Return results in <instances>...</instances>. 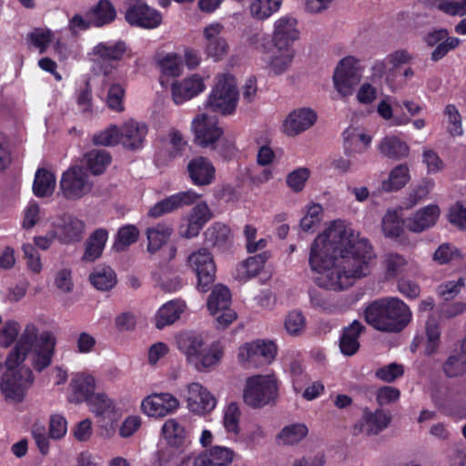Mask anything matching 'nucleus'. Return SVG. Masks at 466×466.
<instances>
[{
    "mask_svg": "<svg viewBox=\"0 0 466 466\" xmlns=\"http://www.w3.org/2000/svg\"><path fill=\"white\" fill-rule=\"evenodd\" d=\"M223 26L220 24H212L204 30L207 40L206 52L215 60H220L228 50L227 40L220 35Z\"/></svg>",
    "mask_w": 466,
    "mask_h": 466,
    "instance_id": "bb28decb",
    "label": "nucleus"
},
{
    "mask_svg": "<svg viewBox=\"0 0 466 466\" xmlns=\"http://www.w3.org/2000/svg\"><path fill=\"white\" fill-rule=\"evenodd\" d=\"M343 147L346 155L362 153L371 142V137L363 133H357L355 128H347L343 134Z\"/></svg>",
    "mask_w": 466,
    "mask_h": 466,
    "instance_id": "f704fd0d",
    "label": "nucleus"
},
{
    "mask_svg": "<svg viewBox=\"0 0 466 466\" xmlns=\"http://www.w3.org/2000/svg\"><path fill=\"white\" fill-rule=\"evenodd\" d=\"M410 60L411 56L406 50H397L387 56V61L391 65V67L389 68V73L386 76V83L391 91L396 90V86H394V77L399 73L400 66L409 63Z\"/></svg>",
    "mask_w": 466,
    "mask_h": 466,
    "instance_id": "8fccbe9b",
    "label": "nucleus"
},
{
    "mask_svg": "<svg viewBox=\"0 0 466 466\" xmlns=\"http://www.w3.org/2000/svg\"><path fill=\"white\" fill-rule=\"evenodd\" d=\"M97 416L111 413L114 410L113 401L104 393L94 394L87 401Z\"/></svg>",
    "mask_w": 466,
    "mask_h": 466,
    "instance_id": "0e129e2a",
    "label": "nucleus"
},
{
    "mask_svg": "<svg viewBox=\"0 0 466 466\" xmlns=\"http://www.w3.org/2000/svg\"><path fill=\"white\" fill-rule=\"evenodd\" d=\"M373 257L367 239L355 237L350 228L335 221L324 236H318L311 243L309 264L314 272H326L319 279V287L340 291L369 273Z\"/></svg>",
    "mask_w": 466,
    "mask_h": 466,
    "instance_id": "f257e3e1",
    "label": "nucleus"
},
{
    "mask_svg": "<svg viewBox=\"0 0 466 466\" xmlns=\"http://www.w3.org/2000/svg\"><path fill=\"white\" fill-rule=\"evenodd\" d=\"M444 114L448 118V132L452 136H461L463 133L461 125V116L453 104H449L444 109Z\"/></svg>",
    "mask_w": 466,
    "mask_h": 466,
    "instance_id": "680f3d73",
    "label": "nucleus"
},
{
    "mask_svg": "<svg viewBox=\"0 0 466 466\" xmlns=\"http://www.w3.org/2000/svg\"><path fill=\"white\" fill-rule=\"evenodd\" d=\"M187 401L189 410L199 415L211 412L217 405L215 396L198 382L187 385Z\"/></svg>",
    "mask_w": 466,
    "mask_h": 466,
    "instance_id": "6ab92c4d",
    "label": "nucleus"
},
{
    "mask_svg": "<svg viewBox=\"0 0 466 466\" xmlns=\"http://www.w3.org/2000/svg\"><path fill=\"white\" fill-rule=\"evenodd\" d=\"M421 2H430L435 4L437 7L451 15H464L466 14V0L450 1V0H420Z\"/></svg>",
    "mask_w": 466,
    "mask_h": 466,
    "instance_id": "e2e57ef3",
    "label": "nucleus"
},
{
    "mask_svg": "<svg viewBox=\"0 0 466 466\" xmlns=\"http://www.w3.org/2000/svg\"><path fill=\"white\" fill-rule=\"evenodd\" d=\"M161 72L167 76H177L181 71V57L176 53H168L158 61Z\"/></svg>",
    "mask_w": 466,
    "mask_h": 466,
    "instance_id": "13d9d810",
    "label": "nucleus"
},
{
    "mask_svg": "<svg viewBox=\"0 0 466 466\" xmlns=\"http://www.w3.org/2000/svg\"><path fill=\"white\" fill-rule=\"evenodd\" d=\"M89 280L96 289L106 291L116 284V276L110 267L97 266L89 275Z\"/></svg>",
    "mask_w": 466,
    "mask_h": 466,
    "instance_id": "79ce46f5",
    "label": "nucleus"
},
{
    "mask_svg": "<svg viewBox=\"0 0 466 466\" xmlns=\"http://www.w3.org/2000/svg\"><path fill=\"white\" fill-rule=\"evenodd\" d=\"M86 169L94 176L103 174L112 161L111 155L104 149H92L85 153Z\"/></svg>",
    "mask_w": 466,
    "mask_h": 466,
    "instance_id": "c9c22d12",
    "label": "nucleus"
},
{
    "mask_svg": "<svg viewBox=\"0 0 466 466\" xmlns=\"http://www.w3.org/2000/svg\"><path fill=\"white\" fill-rule=\"evenodd\" d=\"M53 35L49 30H44L41 28H35L32 32L27 35V40L34 46L39 49L42 54L46 52L48 46L52 42Z\"/></svg>",
    "mask_w": 466,
    "mask_h": 466,
    "instance_id": "338daca9",
    "label": "nucleus"
},
{
    "mask_svg": "<svg viewBox=\"0 0 466 466\" xmlns=\"http://www.w3.org/2000/svg\"><path fill=\"white\" fill-rule=\"evenodd\" d=\"M284 326L289 334L298 336L305 329V317L300 311H291L286 317Z\"/></svg>",
    "mask_w": 466,
    "mask_h": 466,
    "instance_id": "774afa93",
    "label": "nucleus"
},
{
    "mask_svg": "<svg viewBox=\"0 0 466 466\" xmlns=\"http://www.w3.org/2000/svg\"><path fill=\"white\" fill-rule=\"evenodd\" d=\"M280 5L281 0H254L249 9L253 17L265 20L272 14L278 12Z\"/></svg>",
    "mask_w": 466,
    "mask_h": 466,
    "instance_id": "603ef678",
    "label": "nucleus"
},
{
    "mask_svg": "<svg viewBox=\"0 0 466 466\" xmlns=\"http://www.w3.org/2000/svg\"><path fill=\"white\" fill-rule=\"evenodd\" d=\"M321 205L312 203L309 206L306 215L300 219V228L304 232H315L322 219Z\"/></svg>",
    "mask_w": 466,
    "mask_h": 466,
    "instance_id": "864d4df0",
    "label": "nucleus"
},
{
    "mask_svg": "<svg viewBox=\"0 0 466 466\" xmlns=\"http://www.w3.org/2000/svg\"><path fill=\"white\" fill-rule=\"evenodd\" d=\"M297 25L298 20L289 15H283L275 22L272 41L279 51L282 48H292L293 43L299 38Z\"/></svg>",
    "mask_w": 466,
    "mask_h": 466,
    "instance_id": "a211bd4d",
    "label": "nucleus"
},
{
    "mask_svg": "<svg viewBox=\"0 0 466 466\" xmlns=\"http://www.w3.org/2000/svg\"><path fill=\"white\" fill-rule=\"evenodd\" d=\"M33 380L34 376L30 369L5 370L1 377L0 390L5 400L19 403L24 400Z\"/></svg>",
    "mask_w": 466,
    "mask_h": 466,
    "instance_id": "0eeeda50",
    "label": "nucleus"
},
{
    "mask_svg": "<svg viewBox=\"0 0 466 466\" xmlns=\"http://www.w3.org/2000/svg\"><path fill=\"white\" fill-rule=\"evenodd\" d=\"M56 339L51 331H43L33 350L32 366L37 372H41L49 367L55 355Z\"/></svg>",
    "mask_w": 466,
    "mask_h": 466,
    "instance_id": "f3484780",
    "label": "nucleus"
},
{
    "mask_svg": "<svg viewBox=\"0 0 466 466\" xmlns=\"http://www.w3.org/2000/svg\"><path fill=\"white\" fill-rule=\"evenodd\" d=\"M423 42L427 46L434 47L431 54L432 62H439L461 44V40L458 37L451 36L445 28L428 32L423 37Z\"/></svg>",
    "mask_w": 466,
    "mask_h": 466,
    "instance_id": "ddd939ff",
    "label": "nucleus"
},
{
    "mask_svg": "<svg viewBox=\"0 0 466 466\" xmlns=\"http://www.w3.org/2000/svg\"><path fill=\"white\" fill-rule=\"evenodd\" d=\"M84 229V221L69 214H64L60 217L56 225L58 238L65 244L80 241Z\"/></svg>",
    "mask_w": 466,
    "mask_h": 466,
    "instance_id": "b1692460",
    "label": "nucleus"
},
{
    "mask_svg": "<svg viewBox=\"0 0 466 466\" xmlns=\"http://www.w3.org/2000/svg\"><path fill=\"white\" fill-rule=\"evenodd\" d=\"M139 237V230L135 225L127 224L118 228L115 237L113 249L116 252L127 250L136 243Z\"/></svg>",
    "mask_w": 466,
    "mask_h": 466,
    "instance_id": "de8ad7c7",
    "label": "nucleus"
},
{
    "mask_svg": "<svg viewBox=\"0 0 466 466\" xmlns=\"http://www.w3.org/2000/svg\"><path fill=\"white\" fill-rule=\"evenodd\" d=\"M231 293L228 288L223 285L216 286L207 302V307L211 315H216L220 309L230 306Z\"/></svg>",
    "mask_w": 466,
    "mask_h": 466,
    "instance_id": "a18cd8bd",
    "label": "nucleus"
},
{
    "mask_svg": "<svg viewBox=\"0 0 466 466\" xmlns=\"http://www.w3.org/2000/svg\"><path fill=\"white\" fill-rule=\"evenodd\" d=\"M365 320L374 329L384 332H400L411 321L412 313L398 298L378 299L364 311Z\"/></svg>",
    "mask_w": 466,
    "mask_h": 466,
    "instance_id": "f03ea898",
    "label": "nucleus"
},
{
    "mask_svg": "<svg viewBox=\"0 0 466 466\" xmlns=\"http://www.w3.org/2000/svg\"><path fill=\"white\" fill-rule=\"evenodd\" d=\"M204 89L205 85L202 77L198 75H194L181 82L172 84V97L175 104L181 105L185 101L200 94Z\"/></svg>",
    "mask_w": 466,
    "mask_h": 466,
    "instance_id": "393cba45",
    "label": "nucleus"
},
{
    "mask_svg": "<svg viewBox=\"0 0 466 466\" xmlns=\"http://www.w3.org/2000/svg\"><path fill=\"white\" fill-rule=\"evenodd\" d=\"M277 347L270 340H255L239 347L238 362L245 369L258 368L273 361Z\"/></svg>",
    "mask_w": 466,
    "mask_h": 466,
    "instance_id": "423d86ee",
    "label": "nucleus"
},
{
    "mask_svg": "<svg viewBox=\"0 0 466 466\" xmlns=\"http://www.w3.org/2000/svg\"><path fill=\"white\" fill-rule=\"evenodd\" d=\"M360 61L352 56L342 58L337 66L333 81L338 92L343 96H350L360 80Z\"/></svg>",
    "mask_w": 466,
    "mask_h": 466,
    "instance_id": "9d476101",
    "label": "nucleus"
},
{
    "mask_svg": "<svg viewBox=\"0 0 466 466\" xmlns=\"http://www.w3.org/2000/svg\"><path fill=\"white\" fill-rule=\"evenodd\" d=\"M381 230L386 238L400 244H405L407 238L404 231V220L396 210H388L381 222Z\"/></svg>",
    "mask_w": 466,
    "mask_h": 466,
    "instance_id": "7c9ffc66",
    "label": "nucleus"
},
{
    "mask_svg": "<svg viewBox=\"0 0 466 466\" xmlns=\"http://www.w3.org/2000/svg\"><path fill=\"white\" fill-rule=\"evenodd\" d=\"M199 197L193 189L173 194L157 201L148 210V216L157 218L172 213L178 208L194 204Z\"/></svg>",
    "mask_w": 466,
    "mask_h": 466,
    "instance_id": "2eb2a0df",
    "label": "nucleus"
},
{
    "mask_svg": "<svg viewBox=\"0 0 466 466\" xmlns=\"http://www.w3.org/2000/svg\"><path fill=\"white\" fill-rule=\"evenodd\" d=\"M234 458V451L223 446H213L209 451L196 456L194 466H228Z\"/></svg>",
    "mask_w": 466,
    "mask_h": 466,
    "instance_id": "cd10ccee",
    "label": "nucleus"
},
{
    "mask_svg": "<svg viewBox=\"0 0 466 466\" xmlns=\"http://www.w3.org/2000/svg\"><path fill=\"white\" fill-rule=\"evenodd\" d=\"M308 431V428L305 424L295 423L283 428L278 435V438L284 444L293 445L304 439Z\"/></svg>",
    "mask_w": 466,
    "mask_h": 466,
    "instance_id": "5fc2aeb1",
    "label": "nucleus"
},
{
    "mask_svg": "<svg viewBox=\"0 0 466 466\" xmlns=\"http://www.w3.org/2000/svg\"><path fill=\"white\" fill-rule=\"evenodd\" d=\"M187 264L197 276L198 290L208 291L215 281L217 271L213 255L207 248H199L188 256Z\"/></svg>",
    "mask_w": 466,
    "mask_h": 466,
    "instance_id": "6e6552de",
    "label": "nucleus"
},
{
    "mask_svg": "<svg viewBox=\"0 0 466 466\" xmlns=\"http://www.w3.org/2000/svg\"><path fill=\"white\" fill-rule=\"evenodd\" d=\"M230 228L220 223L215 222L204 232V242L208 247L224 249L229 242Z\"/></svg>",
    "mask_w": 466,
    "mask_h": 466,
    "instance_id": "72a5a7b5",
    "label": "nucleus"
},
{
    "mask_svg": "<svg viewBox=\"0 0 466 466\" xmlns=\"http://www.w3.org/2000/svg\"><path fill=\"white\" fill-rule=\"evenodd\" d=\"M410 170L406 164L396 166L390 173L388 180L382 182L384 191H397L402 188L410 180Z\"/></svg>",
    "mask_w": 466,
    "mask_h": 466,
    "instance_id": "49530a36",
    "label": "nucleus"
},
{
    "mask_svg": "<svg viewBox=\"0 0 466 466\" xmlns=\"http://www.w3.org/2000/svg\"><path fill=\"white\" fill-rule=\"evenodd\" d=\"M179 408L178 400L168 392L152 393L141 402L142 411L149 417L163 418Z\"/></svg>",
    "mask_w": 466,
    "mask_h": 466,
    "instance_id": "4468645a",
    "label": "nucleus"
},
{
    "mask_svg": "<svg viewBox=\"0 0 466 466\" xmlns=\"http://www.w3.org/2000/svg\"><path fill=\"white\" fill-rule=\"evenodd\" d=\"M238 90L233 76L224 75L219 77L207 100V106L212 111L229 115L235 111L238 102Z\"/></svg>",
    "mask_w": 466,
    "mask_h": 466,
    "instance_id": "39448f33",
    "label": "nucleus"
},
{
    "mask_svg": "<svg viewBox=\"0 0 466 466\" xmlns=\"http://www.w3.org/2000/svg\"><path fill=\"white\" fill-rule=\"evenodd\" d=\"M185 305L179 300H170L157 310L155 324L158 329L175 323L184 311Z\"/></svg>",
    "mask_w": 466,
    "mask_h": 466,
    "instance_id": "473e14b6",
    "label": "nucleus"
},
{
    "mask_svg": "<svg viewBox=\"0 0 466 466\" xmlns=\"http://www.w3.org/2000/svg\"><path fill=\"white\" fill-rule=\"evenodd\" d=\"M126 51L127 46L123 41L115 43H99L94 47V55H96L102 62L120 61Z\"/></svg>",
    "mask_w": 466,
    "mask_h": 466,
    "instance_id": "ea45409f",
    "label": "nucleus"
},
{
    "mask_svg": "<svg viewBox=\"0 0 466 466\" xmlns=\"http://www.w3.org/2000/svg\"><path fill=\"white\" fill-rule=\"evenodd\" d=\"M317 113L309 107H301L289 114L283 123V131L289 137L297 136L317 121Z\"/></svg>",
    "mask_w": 466,
    "mask_h": 466,
    "instance_id": "4be33fe9",
    "label": "nucleus"
},
{
    "mask_svg": "<svg viewBox=\"0 0 466 466\" xmlns=\"http://www.w3.org/2000/svg\"><path fill=\"white\" fill-rule=\"evenodd\" d=\"M121 132L116 125H110L106 128L95 133L92 137V143L95 146L115 147L120 144Z\"/></svg>",
    "mask_w": 466,
    "mask_h": 466,
    "instance_id": "3c124183",
    "label": "nucleus"
},
{
    "mask_svg": "<svg viewBox=\"0 0 466 466\" xmlns=\"http://www.w3.org/2000/svg\"><path fill=\"white\" fill-rule=\"evenodd\" d=\"M380 153L392 159H400L408 156L409 146L397 137H386L380 144Z\"/></svg>",
    "mask_w": 466,
    "mask_h": 466,
    "instance_id": "37998d69",
    "label": "nucleus"
},
{
    "mask_svg": "<svg viewBox=\"0 0 466 466\" xmlns=\"http://www.w3.org/2000/svg\"><path fill=\"white\" fill-rule=\"evenodd\" d=\"M191 128L195 144L203 148L213 147L224 133L218 126V118L206 113L196 116L191 123Z\"/></svg>",
    "mask_w": 466,
    "mask_h": 466,
    "instance_id": "1a4fd4ad",
    "label": "nucleus"
},
{
    "mask_svg": "<svg viewBox=\"0 0 466 466\" xmlns=\"http://www.w3.org/2000/svg\"><path fill=\"white\" fill-rule=\"evenodd\" d=\"M120 132V144L126 149L134 151L143 147L148 127L145 123L130 119L122 125Z\"/></svg>",
    "mask_w": 466,
    "mask_h": 466,
    "instance_id": "5701e85b",
    "label": "nucleus"
},
{
    "mask_svg": "<svg viewBox=\"0 0 466 466\" xmlns=\"http://www.w3.org/2000/svg\"><path fill=\"white\" fill-rule=\"evenodd\" d=\"M56 188V177L54 173L39 167L35 175L33 182V192L37 198L51 196Z\"/></svg>",
    "mask_w": 466,
    "mask_h": 466,
    "instance_id": "58836bf2",
    "label": "nucleus"
},
{
    "mask_svg": "<svg viewBox=\"0 0 466 466\" xmlns=\"http://www.w3.org/2000/svg\"><path fill=\"white\" fill-rule=\"evenodd\" d=\"M442 371L447 378H458L466 373V352L461 349L451 353L442 363Z\"/></svg>",
    "mask_w": 466,
    "mask_h": 466,
    "instance_id": "c03bdc74",
    "label": "nucleus"
},
{
    "mask_svg": "<svg viewBox=\"0 0 466 466\" xmlns=\"http://www.w3.org/2000/svg\"><path fill=\"white\" fill-rule=\"evenodd\" d=\"M125 88L119 84H113L109 86L106 96V106L115 112H123Z\"/></svg>",
    "mask_w": 466,
    "mask_h": 466,
    "instance_id": "bf43d9fd",
    "label": "nucleus"
},
{
    "mask_svg": "<svg viewBox=\"0 0 466 466\" xmlns=\"http://www.w3.org/2000/svg\"><path fill=\"white\" fill-rule=\"evenodd\" d=\"M390 421V416L384 410H376L372 412L366 409L361 420L354 425L353 432L355 435H377L388 427Z\"/></svg>",
    "mask_w": 466,
    "mask_h": 466,
    "instance_id": "aec40b11",
    "label": "nucleus"
},
{
    "mask_svg": "<svg viewBox=\"0 0 466 466\" xmlns=\"http://www.w3.org/2000/svg\"><path fill=\"white\" fill-rule=\"evenodd\" d=\"M162 434L167 444L175 448H182L187 441L185 427L176 419H168L162 426Z\"/></svg>",
    "mask_w": 466,
    "mask_h": 466,
    "instance_id": "4c0bfd02",
    "label": "nucleus"
},
{
    "mask_svg": "<svg viewBox=\"0 0 466 466\" xmlns=\"http://www.w3.org/2000/svg\"><path fill=\"white\" fill-rule=\"evenodd\" d=\"M116 9L110 0H99L86 13L94 27H104L112 24L116 19Z\"/></svg>",
    "mask_w": 466,
    "mask_h": 466,
    "instance_id": "c85d7f7f",
    "label": "nucleus"
},
{
    "mask_svg": "<svg viewBox=\"0 0 466 466\" xmlns=\"http://www.w3.org/2000/svg\"><path fill=\"white\" fill-rule=\"evenodd\" d=\"M241 410L237 402H230L224 410L223 424L226 431L235 435L239 433Z\"/></svg>",
    "mask_w": 466,
    "mask_h": 466,
    "instance_id": "4d7b16f0",
    "label": "nucleus"
},
{
    "mask_svg": "<svg viewBox=\"0 0 466 466\" xmlns=\"http://www.w3.org/2000/svg\"><path fill=\"white\" fill-rule=\"evenodd\" d=\"M179 344L188 363L200 372H208L216 367L224 355L219 342H213L208 348H204L202 339L197 336H187L180 339Z\"/></svg>",
    "mask_w": 466,
    "mask_h": 466,
    "instance_id": "7ed1b4c3",
    "label": "nucleus"
},
{
    "mask_svg": "<svg viewBox=\"0 0 466 466\" xmlns=\"http://www.w3.org/2000/svg\"><path fill=\"white\" fill-rule=\"evenodd\" d=\"M433 260L439 265L449 264L462 258L461 250L451 243H442L433 253Z\"/></svg>",
    "mask_w": 466,
    "mask_h": 466,
    "instance_id": "6e6d98bb",
    "label": "nucleus"
},
{
    "mask_svg": "<svg viewBox=\"0 0 466 466\" xmlns=\"http://www.w3.org/2000/svg\"><path fill=\"white\" fill-rule=\"evenodd\" d=\"M108 238V232L105 228L96 229L87 238L83 259L94 261L98 258L104 250Z\"/></svg>",
    "mask_w": 466,
    "mask_h": 466,
    "instance_id": "e433bc0d",
    "label": "nucleus"
},
{
    "mask_svg": "<svg viewBox=\"0 0 466 466\" xmlns=\"http://www.w3.org/2000/svg\"><path fill=\"white\" fill-rule=\"evenodd\" d=\"M125 19L131 26L144 29L156 28L162 23L161 14L141 0L129 5L125 13Z\"/></svg>",
    "mask_w": 466,
    "mask_h": 466,
    "instance_id": "f8f14e48",
    "label": "nucleus"
},
{
    "mask_svg": "<svg viewBox=\"0 0 466 466\" xmlns=\"http://www.w3.org/2000/svg\"><path fill=\"white\" fill-rule=\"evenodd\" d=\"M172 232L173 228L171 226L161 223L155 227L148 228L147 229V238L148 240L147 251L151 254L158 251L169 239Z\"/></svg>",
    "mask_w": 466,
    "mask_h": 466,
    "instance_id": "a19ab883",
    "label": "nucleus"
},
{
    "mask_svg": "<svg viewBox=\"0 0 466 466\" xmlns=\"http://www.w3.org/2000/svg\"><path fill=\"white\" fill-rule=\"evenodd\" d=\"M190 183L202 187L210 186L216 179V168L211 160L203 156L192 157L187 165Z\"/></svg>",
    "mask_w": 466,
    "mask_h": 466,
    "instance_id": "dca6fc26",
    "label": "nucleus"
},
{
    "mask_svg": "<svg viewBox=\"0 0 466 466\" xmlns=\"http://www.w3.org/2000/svg\"><path fill=\"white\" fill-rule=\"evenodd\" d=\"M365 327L357 319L353 320L348 327L343 329L339 338V349L343 355L352 356L360 349V336Z\"/></svg>",
    "mask_w": 466,
    "mask_h": 466,
    "instance_id": "c756f323",
    "label": "nucleus"
},
{
    "mask_svg": "<svg viewBox=\"0 0 466 466\" xmlns=\"http://www.w3.org/2000/svg\"><path fill=\"white\" fill-rule=\"evenodd\" d=\"M278 395L279 381L274 375H254L246 380L243 400L251 408H261L273 403Z\"/></svg>",
    "mask_w": 466,
    "mask_h": 466,
    "instance_id": "20e7f679",
    "label": "nucleus"
},
{
    "mask_svg": "<svg viewBox=\"0 0 466 466\" xmlns=\"http://www.w3.org/2000/svg\"><path fill=\"white\" fill-rule=\"evenodd\" d=\"M93 184L82 167L74 166L62 174L60 189L67 199H80L92 189Z\"/></svg>",
    "mask_w": 466,
    "mask_h": 466,
    "instance_id": "9b49d317",
    "label": "nucleus"
},
{
    "mask_svg": "<svg viewBox=\"0 0 466 466\" xmlns=\"http://www.w3.org/2000/svg\"><path fill=\"white\" fill-rule=\"evenodd\" d=\"M70 387L73 391V401L77 403L87 402L94 395L96 380L91 375L80 373L71 380Z\"/></svg>",
    "mask_w": 466,
    "mask_h": 466,
    "instance_id": "2f4dec72",
    "label": "nucleus"
},
{
    "mask_svg": "<svg viewBox=\"0 0 466 466\" xmlns=\"http://www.w3.org/2000/svg\"><path fill=\"white\" fill-rule=\"evenodd\" d=\"M440 217V208L437 205H428L417 210L412 217L407 219L406 228L414 233H420L433 227Z\"/></svg>",
    "mask_w": 466,
    "mask_h": 466,
    "instance_id": "a878e982",
    "label": "nucleus"
},
{
    "mask_svg": "<svg viewBox=\"0 0 466 466\" xmlns=\"http://www.w3.org/2000/svg\"><path fill=\"white\" fill-rule=\"evenodd\" d=\"M212 218V213L206 202L198 203L189 213L186 224L179 227V235L185 238L197 237L204 226Z\"/></svg>",
    "mask_w": 466,
    "mask_h": 466,
    "instance_id": "412c9836",
    "label": "nucleus"
},
{
    "mask_svg": "<svg viewBox=\"0 0 466 466\" xmlns=\"http://www.w3.org/2000/svg\"><path fill=\"white\" fill-rule=\"evenodd\" d=\"M30 350L25 348L21 343H15L14 349L9 352L5 361L6 370H20V364L24 362Z\"/></svg>",
    "mask_w": 466,
    "mask_h": 466,
    "instance_id": "69168bd1",
    "label": "nucleus"
},
{
    "mask_svg": "<svg viewBox=\"0 0 466 466\" xmlns=\"http://www.w3.org/2000/svg\"><path fill=\"white\" fill-rule=\"evenodd\" d=\"M427 341L425 344L424 354L428 357L435 354L441 344V327L438 320L430 316L425 326Z\"/></svg>",
    "mask_w": 466,
    "mask_h": 466,
    "instance_id": "09e8293b",
    "label": "nucleus"
},
{
    "mask_svg": "<svg viewBox=\"0 0 466 466\" xmlns=\"http://www.w3.org/2000/svg\"><path fill=\"white\" fill-rule=\"evenodd\" d=\"M448 219L459 229H466V199L456 201L451 206Z\"/></svg>",
    "mask_w": 466,
    "mask_h": 466,
    "instance_id": "052dcab7",
    "label": "nucleus"
}]
</instances>
